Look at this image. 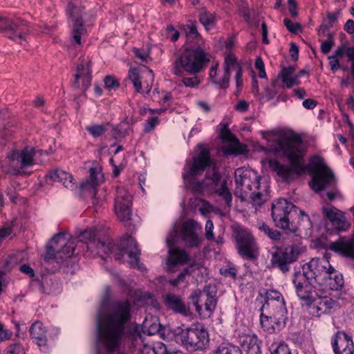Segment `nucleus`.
Segmentation results:
<instances>
[{"instance_id":"34","label":"nucleus","mask_w":354,"mask_h":354,"mask_svg":"<svg viewBox=\"0 0 354 354\" xmlns=\"http://www.w3.org/2000/svg\"><path fill=\"white\" fill-rule=\"evenodd\" d=\"M333 351L335 353L348 349H354L351 337L344 332L339 331L333 337L332 341Z\"/></svg>"},{"instance_id":"52","label":"nucleus","mask_w":354,"mask_h":354,"mask_svg":"<svg viewBox=\"0 0 354 354\" xmlns=\"http://www.w3.org/2000/svg\"><path fill=\"white\" fill-rule=\"evenodd\" d=\"M205 236L208 240L214 239V236L213 234L214 230V224L211 220H207L205 224Z\"/></svg>"},{"instance_id":"42","label":"nucleus","mask_w":354,"mask_h":354,"mask_svg":"<svg viewBox=\"0 0 354 354\" xmlns=\"http://www.w3.org/2000/svg\"><path fill=\"white\" fill-rule=\"evenodd\" d=\"M259 228L273 240H279L281 238V233L278 230L271 229L264 223L260 224Z\"/></svg>"},{"instance_id":"17","label":"nucleus","mask_w":354,"mask_h":354,"mask_svg":"<svg viewBox=\"0 0 354 354\" xmlns=\"http://www.w3.org/2000/svg\"><path fill=\"white\" fill-rule=\"evenodd\" d=\"M301 252V248L297 245H290L284 249L277 248L272 254V265L286 273L290 270L289 264L295 261Z\"/></svg>"},{"instance_id":"20","label":"nucleus","mask_w":354,"mask_h":354,"mask_svg":"<svg viewBox=\"0 0 354 354\" xmlns=\"http://www.w3.org/2000/svg\"><path fill=\"white\" fill-rule=\"evenodd\" d=\"M295 206L284 198L274 201L272 204V217L278 227L290 229V214Z\"/></svg>"},{"instance_id":"3","label":"nucleus","mask_w":354,"mask_h":354,"mask_svg":"<svg viewBox=\"0 0 354 354\" xmlns=\"http://www.w3.org/2000/svg\"><path fill=\"white\" fill-rule=\"evenodd\" d=\"M276 150L288 158L290 166H285L277 160L269 162L270 167L283 180H290L295 174L305 171L304 156L305 148L301 137L293 132L283 134L277 139Z\"/></svg>"},{"instance_id":"54","label":"nucleus","mask_w":354,"mask_h":354,"mask_svg":"<svg viewBox=\"0 0 354 354\" xmlns=\"http://www.w3.org/2000/svg\"><path fill=\"white\" fill-rule=\"evenodd\" d=\"M189 273V269L185 268L176 279L170 280L169 283L172 286H177L178 283L184 281L185 276L188 275Z\"/></svg>"},{"instance_id":"32","label":"nucleus","mask_w":354,"mask_h":354,"mask_svg":"<svg viewBox=\"0 0 354 354\" xmlns=\"http://www.w3.org/2000/svg\"><path fill=\"white\" fill-rule=\"evenodd\" d=\"M48 177L53 181L60 182L67 189L75 190L77 184L72 174L61 169H55L50 172Z\"/></svg>"},{"instance_id":"40","label":"nucleus","mask_w":354,"mask_h":354,"mask_svg":"<svg viewBox=\"0 0 354 354\" xmlns=\"http://www.w3.org/2000/svg\"><path fill=\"white\" fill-rule=\"evenodd\" d=\"M271 354H292L283 342H272L268 347Z\"/></svg>"},{"instance_id":"18","label":"nucleus","mask_w":354,"mask_h":354,"mask_svg":"<svg viewBox=\"0 0 354 354\" xmlns=\"http://www.w3.org/2000/svg\"><path fill=\"white\" fill-rule=\"evenodd\" d=\"M287 311L261 309L260 323L263 329L274 333L282 329L286 324Z\"/></svg>"},{"instance_id":"56","label":"nucleus","mask_w":354,"mask_h":354,"mask_svg":"<svg viewBox=\"0 0 354 354\" xmlns=\"http://www.w3.org/2000/svg\"><path fill=\"white\" fill-rule=\"evenodd\" d=\"M104 82L105 86L109 89L115 88L119 86V84L115 80V79L111 76L105 77Z\"/></svg>"},{"instance_id":"44","label":"nucleus","mask_w":354,"mask_h":354,"mask_svg":"<svg viewBox=\"0 0 354 354\" xmlns=\"http://www.w3.org/2000/svg\"><path fill=\"white\" fill-rule=\"evenodd\" d=\"M319 41L322 42V52L324 54L328 53L330 51L331 48L334 46L333 33H327V40L322 41L319 39Z\"/></svg>"},{"instance_id":"4","label":"nucleus","mask_w":354,"mask_h":354,"mask_svg":"<svg viewBox=\"0 0 354 354\" xmlns=\"http://www.w3.org/2000/svg\"><path fill=\"white\" fill-rule=\"evenodd\" d=\"M201 151L192 159V162L189 166V170L183 174V178L188 180L192 189L197 192H203L207 189L210 188L215 191L220 196H221L227 205L232 201V195L228 190L226 182L223 181L221 183L220 187V175L218 172L214 168L212 171V176L207 177L205 180L195 181V177L201 175L207 165L210 163V155L209 150L203 145L198 146Z\"/></svg>"},{"instance_id":"55","label":"nucleus","mask_w":354,"mask_h":354,"mask_svg":"<svg viewBox=\"0 0 354 354\" xmlns=\"http://www.w3.org/2000/svg\"><path fill=\"white\" fill-rule=\"evenodd\" d=\"M158 120L157 117H153L147 120L144 131L145 132H150L158 124Z\"/></svg>"},{"instance_id":"2","label":"nucleus","mask_w":354,"mask_h":354,"mask_svg":"<svg viewBox=\"0 0 354 354\" xmlns=\"http://www.w3.org/2000/svg\"><path fill=\"white\" fill-rule=\"evenodd\" d=\"M80 244L86 248L88 256H99L102 259L112 255L120 262H127L131 267L139 268L140 251L136 240L131 236L120 239L119 245H115L111 241H102L96 238L95 232L91 230H84L81 236Z\"/></svg>"},{"instance_id":"29","label":"nucleus","mask_w":354,"mask_h":354,"mask_svg":"<svg viewBox=\"0 0 354 354\" xmlns=\"http://www.w3.org/2000/svg\"><path fill=\"white\" fill-rule=\"evenodd\" d=\"M261 309L287 311L282 295L275 290H268L266 292V301Z\"/></svg>"},{"instance_id":"11","label":"nucleus","mask_w":354,"mask_h":354,"mask_svg":"<svg viewBox=\"0 0 354 354\" xmlns=\"http://www.w3.org/2000/svg\"><path fill=\"white\" fill-rule=\"evenodd\" d=\"M232 71H234L236 72L235 78L236 87L238 89H241L243 86L242 68L238 63L237 59L234 55L232 53H228L225 57L223 77L222 78H218L216 76V66L210 70L209 76L213 84L222 88H227L228 86L230 72Z\"/></svg>"},{"instance_id":"15","label":"nucleus","mask_w":354,"mask_h":354,"mask_svg":"<svg viewBox=\"0 0 354 354\" xmlns=\"http://www.w3.org/2000/svg\"><path fill=\"white\" fill-rule=\"evenodd\" d=\"M216 289L214 286H207L203 290H195L189 296V299L194 305L196 311L198 315L202 313V306L199 303L202 301L205 302V308L209 315H211L216 307Z\"/></svg>"},{"instance_id":"5","label":"nucleus","mask_w":354,"mask_h":354,"mask_svg":"<svg viewBox=\"0 0 354 354\" xmlns=\"http://www.w3.org/2000/svg\"><path fill=\"white\" fill-rule=\"evenodd\" d=\"M235 189L234 194L242 201L250 200V203L256 209L267 200V190L260 191L261 177L257 172L246 168H238L234 172Z\"/></svg>"},{"instance_id":"48","label":"nucleus","mask_w":354,"mask_h":354,"mask_svg":"<svg viewBox=\"0 0 354 354\" xmlns=\"http://www.w3.org/2000/svg\"><path fill=\"white\" fill-rule=\"evenodd\" d=\"M186 35L191 38H196L199 36V33L196 28V23L190 21L184 28Z\"/></svg>"},{"instance_id":"57","label":"nucleus","mask_w":354,"mask_h":354,"mask_svg":"<svg viewBox=\"0 0 354 354\" xmlns=\"http://www.w3.org/2000/svg\"><path fill=\"white\" fill-rule=\"evenodd\" d=\"M237 270L234 267H228L225 269H221V273L225 277H232L235 278L236 276Z\"/></svg>"},{"instance_id":"46","label":"nucleus","mask_w":354,"mask_h":354,"mask_svg":"<svg viewBox=\"0 0 354 354\" xmlns=\"http://www.w3.org/2000/svg\"><path fill=\"white\" fill-rule=\"evenodd\" d=\"M115 134L120 137H124L129 134V122L126 118L116 127L113 128Z\"/></svg>"},{"instance_id":"23","label":"nucleus","mask_w":354,"mask_h":354,"mask_svg":"<svg viewBox=\"0 0 354 354\" xmlns=\"http://www.w3.org/2000/svg\"><path fill=\"white\" fill-rule=\"evenodd\" d=\"M308 306L309 313L315 317H321L328 314L335 307L336 303L331 298L328 297H317L314 290L312 293V298L308 300H302Z\"/></svg>"},{"instance_id":"14","label":"nucleus","mask_w":354,"mask_h":354,"mask_svg":"<svg viewBox=\"0 0 354 354\" xmlns=\"http://www.w3.org/2000/svg\"><path fill=\"white\" fill-rule=\"evenodd\" d=\"M176 238L177 228L174 225L166 238V242L169 248L167 266L168 271L171 272H176L178 266L186 264L189 261V255L184 249L173 248Z\"/></svg>"},{"instance_id":"28","label":"nucleus","mask_w":354,"mask_h":354,"mask_svg":"<svg viewBox=\"0 0 354 354\" xmlns=\"http://www.w3.org/2000/svg\"><path fill=\"white\" fill-rule=\"evenodd\" d=\"M91 61L88 59L77 68L74 84L80 89L86 91L91 85Z\"/></svg>"},{"instance_id":"9","label":"nucleus","mask_w":354,"mask_h":354,"mask_svg":"<svg viewBox=\"0 0 354 354\" xmlns=\"http://www.w3.org/2000/svg\"><path fill=\"white\" fill-rule=\"evenodd\" d=\"M34 156L35 149L31 147H26L21 150L11 151L3 161L1 167L7 174H18L21 170L33 165Z\"/></svg>"},{"instance_id":"49","label":"nucleus","mask_w":354,"mask_h":354,"mask_svg":"<svg viewBox=\"0 0 354 354\" xmlns=\"http://www.w3.org/2000/svg\"><path fill=\"white\" fill-rule=\"evenodd\" d=\"M283 23H284V25L286 26V28L290 32L296 34V33L301 31L302 27H301V24L299 23H293L288 18H285L283 20Z\"/></svg>"},{"instance_id":"26","label":"nucleus","mask_w":354,"mask_h":354,"mask_svg":"<svg viewBox=\"0 0 354 354\" xmlns=\"http://www.w3.org/2000/svg\"><path fill=\"white\" fill-rule=\"evenodd\" d=\"M322 211L324 216L337 231H347L350 228L351 225L342 211L334 207H324Z\"/></svg>"},{"instance_id":"58","label":"nucleus","mask_w":354,"mask_h":354,"mask_svg":"<svg viewBox=\"0 0 354 354\" xmlns=\"http://www.w3.org/2000/svg\"><path fill=\"white\" fill-rule=\"evenodd\" d=\"M328 59H329V65H330L331 71H333V72L337 71L338 70V68H339V60L337 59V57H335V56H333V55L329 56Z\"/></svg>"},{"instance_id":"63","label":"nucleus","mask_w":354,"mask_h":354,"mask_svg":"<svg viewBox=\"0 0 354 354\" xmlns=\"http://www.w3.org/2000/svg\"><path fill=\"white\" fill-rule=\"evenodd\" d=\"M153 351L155 354H167L166 346L162 344H158L156 347L153 348Z\"/></svg>"},{"instance_id":"24","label":"nucleus","mask_w":354,"mask_h":354,"mask_svg":"<svg viewBox=\"0 0 354 354\" xmlns=\"http://www.w3.org/2000/svg\"><path fill=\"white\" fill-rule=\"evenodd\" d=\"M220 138L224 142H229L228 145L222 147L221 150L224 155H236L243 153L245 147L234 138L227 124H221Z\"/></svg>"},{"instance_id":"25","label":"nucleus","mask_w":354,"mask_h":354,"mask_svg":"<svg viewBox=\"0 0 354 354\" xmlns=\"http://www.w3.org/2000/svg\"><path fill=\"white\" fill-rule=\"evenodd\" d=\"M128 77L132 82L137 93L148 94L154 81V74L151 70L146 73V80L142 82L141 77L137 68H131L129 71Z\"/></svg>"},{"instance_id":"27","label":"nucleus","mask_w":354,"mask_h":354,"mask_svg":"<svg viewBox=\"0 0 354 354\" xmlns=\"http://www.w3.org/2000/svg\"><path fill=\"white\" fill-rule=\"evenodd\" d=\"M239 342L246 354H261V341L250 330L247 333H239Z\"/></svg>"},{"instance_id":"16","label":"nucleus","mask_w":354,"mask_h":354,"mask_svg":"<svg viewBox=\"0 0 354 354\" xmlns=\"http://www.w3.org/2000/svg\"><path fill=\"white\" fill-rule=\"evenodd\" d=\"M292 283L296 290L297 295L301 300H308L312 298L314 291V279L310 277V272L305 269L304 264L301 270H295Z\"/></svg>"},{"instance_id":"19","label":"nucleus","mask_w":354,"mask_h":354,"mask_svg":"<svg viewBox=\"0 0 354 354\" xmlns=\"http://www.w3.org/2000/svg\"><path fill=\"white\" fill-rule=\"evenodd\" d=\"M235 239L240 255L247 259L253 260L258 256V248L255 239L247 230L241 229L236 232Z\"/></svg>"},{"instance_id":"36","label":"nucleus","mask_w":354,"mask_h":354,"mask_svg":"<svg viewBox=\"0 0 354 354\" xmlns=\"http://www.w3.org/2000/svg\"><path fill=\"white\" fill-rule=\"evenodd\" d=\"M294 72L295 68L290 66L283 68L279 75V78L281 79V82L288 88L292 87L293 86H297L300 84L299 76L295 75L292 77Z\"/></svg>"},{"instance_id":"6","label":"nucleus","mask_w":354,"mask_h":354,"mask_svg":"<svg viewBox=\"0 0 354 354\" xmlns=\"http://www.w3.org/2000/svg\"><path fill=\"white\" fill-rule=\"evenodd\" d=\"M304 266L305 269L310 272V277L314 279V281L323 290H337L342 287L343 277L331 266L327 255L322 258H313Z\"/></svg>"},{"instance_id":"41","label":"nucleus","mask_w":354,"mask_h":354,"mask_svg":"<svg viewBox=\"0 0 354 354\" xmlns=\"http://www.w3.org/2000/svg\"><path fill=\"white\" fill-rule=\"evenodd\" d=\"M110 126L109 123L106 124H91L86 127V130L94 138H98L102 136L106 131L107 127Z\"/></svg>"},{"instance_id":"31","label":"nucleus","mask_w":354,"mask_h":354,"mask_svg":"<svg viewBox=\"0 0 354 354\" xmlns=\"http://www.w3.org/2000/svg\"><path fill=\"white\" fill-rule=\"evenodd\" d=\"M328 249L354 258V236L350 239L339 238L337 241L331 242L328 245Z\"/></svg>"},{"instance_id":"8","label":"nucleus","mask_w":354,"mask_h":354,"mask_svg":"<svg viewBox=\"0 0 354 354\" xmlns=\"http://www.w3.org/2000/svg\"><path fill=\"white\" fill-rule=\"evenodd\" d=\"M77 245L74 239L68 240L64 234L59 233L49 241L44 259L48 263L55 261L61 265L73 255Z\"/></svg>"},{"instance_id":"39","label":"nucleus","mask_w":354,"mask_h":354,"mask_svg":"<svg viewBox=\"0 0 354 354\" xmlns=\"http://www.w3.org/2000/svg\"><path fill=\"white\" fill-rule=\"evenodd\" d=\"M67 13L69 17L74 21V26H75V21L78 19L80 21H82V8L81 6L77 5V3H71L68 5L67 7Z\"/></svg>"},{"instance_id":"12","label":"nucleus","mask_w":354,"mask_h":354,"mask_svg":"<svg viewBox=\"0 0 354 354\" xmlns=\"http://www.w3.org/2000/svg\"><path fill=\"white\" fill-rule=\"evenodd\" d=\"M179 336L183 344L194 351L204 349L209 342L208 332L201 323L192 324L183 330Z\"/></svg>"},{"instance_id":"10","label":"nucleus","mask_w":354,"mask_h":354,"mask_svg":"<svg viewBox=\"0 0 354 354\" xmlns=\"http://www.w3.org/2000/svg\"><path fill=\"white\" fill-rule=\"evenodd\" d=\"M312 171L314 174L310 183L312 189L319 193L329 186L335 185L337 179L326 165L324 159L319 156H315L310 161Z\"/></svg>"},{"instance_id":"64","label":"nucleus","mask_w":354,"mask_h":354,"mask_svg":"<svg viewBox=\"0 0 354 354\" xmlns=\"http://www.w3.org/2000/svg\"><path fill=\"white\" fill-rule=\"evenodd\" d=\"M344 30L348 34H353L354 33V21L352 19H348L344 25Z\"/></svg>"},{"instance_id":"60","label":"nucleus","mask_w":354,"mask_h":354,"mask_svg":"<svg viewBox=\"0 0 354 354\" xmlns=\"http://www.w3.org/2000/svg\"><path fill=\"white\" fill-rule=\"evenodd\" d=\"M290 55L295 61L298 59L299 48L298 46L293 42L290 43Z\"/></svg>"},{"instance_id":"35","label":"nucleus","mask_w":354,"mask_h":354,"mask_svg":"<svg viewBox=\"0 0 354 354\" xmlns=\"http://www.w3.org/2000/svg\"><path fill=\"white\" fill-rule=\"evenodd\" d=\"M165 302L166 306L174 311L188 315L189 314V308L183 303L181 298L177 295L169 294L165 297Z\"/></svg>"},{"instance_id":"21","label":"nucleus","mask_w":354,"mask_h":354,"mask_svg":"<svg viewBox=\"0 0 354 354\" xmlns=\"http://www.w3.org/2000/svg\"><path fill=\"white\" fill-rule=\"evenodd\" d=\"M131 195L124 187H118L115 198V212L122 222L129 221L131 216Z\"/></svg>"},{"instance_id":"53","label":"nucleus","mask_w":354,"mask_h":354,"mask_svg":"<svg viewBox=\"0 0 354 354\" xmlns=\"http://www.w3.org/2000/svg\"><path fill=\"white\" fill-rule=\"evenodd\" d=\"M339 15L340 10H338L334 12H327V18L324 21H326V24L333 27V24L337 21Z\"/></svg>"},{"instance_id":"1","label":"nucleus","mask_w":354,"mask_h":354,"mask_svg":"<svg viewBox=\"0 0 354 354\" xmlns=\"http://www.w3.org/2000/svg\"><path fill=\"white\" fill-rule=\"evenodd\" d=\"M131 318L129 301L109 302L105 297L97 315V346L109 352L119 348L124 325Z\"/></svg>"},{"instance_id":"61","label":"nucleus","mask_w":354,"mask_h":354,"mask_svg":"<svg viewBox=\"0 0 354 354\" xmlns=\"http://www.w3.org/2000/svg\"><path fill=\"white\" fill-rule=\"evenodd\" d=\"M302 105L307 109H313L317 105V102L315 100L308 98L303 101Z\"/></svg>"},{"instance_id":"38","label":"nucleus","mask_w":354,"mask_h":354,"mask_svg":"<svg viewBox=\"0 0 354 354\" xmlns=\"http://www.w3.org/2000/svg\"><path fill=\"white\" fill-rule=\"evenodd\" d=\"M143 330L145 333L152 335L158 333L160 330V324L158 323L156 317L149 319L146 318L142 324Z\"/></svg>"},{"instance_id":"59","label":"nucleus","mask_w":354,"mask_h":354,"mask_svg":"<svg viewBox=\"0 0 354 354\" xmlns=\"http://www.w3.org/2000/svg\"><path fill=\"white\" fill-rule=\"evenodd\" d=\"M288 10L289 12L292 17H297L298 12H297V6L295 0H288Z\"/></svg>"},{"instance_id":"50","label":"nucleus","mask_w":354,"mask_h":354,"mask_svg":"<svg viewBox=\"0 0 354 354\" xmlns=\"http://www.w3.org/2000/svg\"><path fill=\"white\" fill-rule=\"evenodd\" d=\"M332 28L330 25L326 24V21H323L322 24L319 26V28L317 29V34L318 35L322 37H326L327 38V33H331L329 32V30Z\"/></svg>"},{"instance_id":"33","label":"nucleus","mask_w":354,"mask_h":354,"mask_svg":"<svg viewBox=\"0 0 354 354\" xmlns=\"http://www.w3.org/2000/svg\"><path fill=\"white\" fill-rule=\"evenodd\" d=\"M30 333L36 344L43 351H46V330L39 321L35 322L30 328Z\"/></svg>"},{"instance_id":"45","label":"nucleus","mask_w":354,"mask_h":354,"mask_svg":"<svg viewBox=\"0 0 354 354\" xmlns=\"http://www.w3.org/2000/svg\"><path fill=\"white\" fill-rule=\"evenodd\" d=\"M181 82L185 86L189 88H196L201 83V80L198 76L183 77Z\"/></svg>"},{"instance_id":"13","label":"nucleus","mask_w":354,"mask_h":354,"mask_svg":"<svg viewBox=\"0 0 354 354\" xmlns=\"http://www.w3.org/2000/svg\"><path fill=\"white\" fill-rule=\"evenodd\" d=\"M7 32L9 39L24 45L27 43V37L30 32L28 24L20 19L12 21L6 17L0 16V32Z\"/></svg>"},{"instance_id":"62","label":"nucleus","mask_w":354,"mask_h":354,"mask_svg":"<svg viewBox=\"0 0 354 354\" xmlns=\"http://www.w3.org/2000/svg\"><path fill=\"white\" fill-rule=\"evenodd\" d=\"M249 104L245 100H240L235 106V109L241 111L245 112L248 109Z\"/></svg>"},{"instance_id":"22","label":"nucleus","mask_w":354,"mask_h":354,"mask_svg":"<svg viewBox=\"0 0 354 354\" xmlns=\"http://www.w3.org/2000/svg\"><path fill=\"white\" fill-rule=\"evenodd\" d=\"M202 226L194 220L184 222L180 227V234L185 244L189 248H198L201 244L200 233Z\"/></svg>"},{"instance_id":"37","label":"nucleus","mask_w":354,"mask_h":354,"mask_svg":"<svg viewBox=\"0 0 354 354\" xmlns=\"http://www.w3.org/2000/svg\"><path fill=\"white\" fill-rule=\"evenodd\" d=\"M198 20L205 29L209 31L216 25V14L208 12L205 8H201L198 15Z\"/></svg>"},{"instance_id":"51","label":"nucleus","mask_w":354,"mask_h":354,"mask_svg":"<svg viewBox=\"0 0 354 354\" xmlns=\"http://www.w3.org/2000/svg\"><path fill=\"white\" fill-rule=\"evenodd\" d=\"M6 354H24V351L19 344H13L7 347Z\"/></svg>"},{"instance_id":"47","label":"nucleus","mask_w":354,"mask_h":354,"mask_svg":"<svg viewBox=\"0 0 354 354\" xmlns=\"http://www.w3.org/2000/svg\"><path fill=\"white\" fill-rule=\"evenodd\" d=\"M82 26L83 22L77 19L75 21V26H74L73 28V39L77 44H81V35L83 32Z\"/></svg>"},{"instance_id":"43","label":"nucleus","mask_w":354,"mask_h":354,"mask_svg":"<svg viewBox=\"0 0 354 354\" xmlns=\"http://www.w3.org/2000/svg\"><path fill=\"white\" fill-rule=\"evenodd\" d=\"M237 347L229 344L223 343L221 344L211 354H234V351H236Z\"/></svg>"},{"instance_id":"7","label":"nucleus","mask_w":354,"mask_h":354,"mask_svg":"<svg viewBox=\"0 0 354 354\" xmlns=\"http://www.w3.org/2000/svg\"><path fill=\"white\" fill-rule=\"evenodd\" d=\"M211 60V55L201 48H188L185 49L174 61L172 72L180 76L185 71L191 74L202 71Z\"/></svg>"},{"instance_id":"30","label":"nucleus","mask_w":354,"mask_h":354,"mask_svg":"<svg viewBox=\"0 0 354 354\" xmlns=\"http://www.w3.org/2000/svg\"><path fill=\"white\" fill-rule=\"evenodd\" d=\"M91 183L86 181L83 182L80 185V187L82 190H85L87 189H91V193L94 194V196L93 198L92 203L93 205L97 207V206H102L103 204V201L97 199L95 198V187L99 184L101 180V171L100 168L97 167H91L89 169Z\"/></svg>"}]
</instances>
